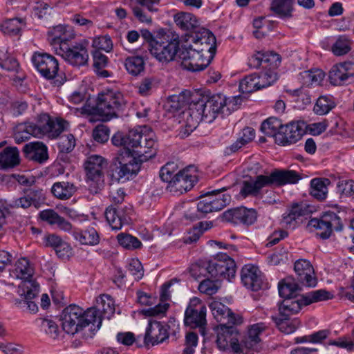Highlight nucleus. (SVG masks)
<instances>
[{"mask_svg": "<svg viewBox=\"0 0 354 354\" xmlns=\"http://www.w3.org/2000/svg\"><path fill=\"white\" fill-rule=\"evenodd\" d=\"M168 337V332L160 322H150L146 330L144 342L146 345H155L163 342Z\"/></svg>", "mask_w": 354, "mask_h": 354, "instance_id": "b1692460", "label": "nucleus"}, {"mask_svg": "<svg viewBox=\"0 0 354 354\" xmlns=\"http://www.w3.org/2000/svg\"><path fill=\"white\" fill-rule=\"evenodd\" d=\"M109 129L108 127L100 124L97 125L93 131L94 140L100 143L106 142L109 138Z\"/></svg>", "mask_w": 354, "mask_h": 354, "instance_id": "e2e57ef3", "label": "nucleus"}, {"mask_svg": "<svg viewBox=\"0 0 354 354\" xmlns=\"http://www.w3.org/2000/svg\"><path fill=\"white\" fill-rule=\"evenodd\" d=\"M257 212L254 209L241 207L228 209L223 212V220L234 224L252 225L257 219Z\"/></svg>", "mask_w": 354, "mask_h": 354, "instance_id": "6ab92c4d", "label": "nucleus"}, {"mask_svg": "<svg viewBox=\"0 0 354 354\" xmlns=\"http://www.w3.org/2000/svg\"><path fill=\"white\" fill-rule=\"evenodd\" d=\"M338 192L342 197H350L354 194V180H342L337 184Z\"/></svg>", "mask_w": 354, "mask_h": 354, "instance_id": "052dcab7", "label": "nucleus"}, {"mask_svg": "<svg viewBox=\"0 0 354 354\" xmlns=\"http://www.w3.org/2000/svg\"><path fill=\"white\" fill-rule=\"evenodd\" d=\"M329 79L333 85H342L348 83L342 63L333 66L329 72Z\"/></svg>", "mask_w": 354, "mask_h": 354, "instance_id": "3c124183", "label": "nucleus"}, {"mask_svg": "<svg viewBox=\"0 0 354 354\" xmlns=\"http://www.w3.org/2000/svg\"><path fill=\"white\" fill-rule=\"evenodd\" d=\"M292 95L297 97L296 102L299 108L304 109L305 106L310 104L312 102L311 95L303 89L293 91Z\"/></svg>", "mask_w": 354, "mask_h": 354, "instance_id": "69168bd1", "label": "nucleus"}, {"mask_svg": "<svg viewBox=\"0 0 354 354\" xmlns=\"http://www.w3.org/2000/svg\"><path fill=\"white\" fill-rule=\"evenodd\" d=\"M102 319L103 317L95 306L88 308L86 311L84 310V314L82 315V327L84 328L92 324L97 328H100Z\"/></svg>", "mask_w": 354, "mask_h": 354, "instance_id": "37998d69", "label": "nucleus"}, {"mask_svg": "<svg viewBox=\"0 0 354 354\" xmlns=\"http://www.w3.org/2000/svg\"><path fill=\"white\" fill-rule=\"evenodd\" d=\"M305 306L302 295L299 298L296 297L287 298L279 304L280 316L290 317L300 311L301 307Z\"/></svg>", "mask_w": 354, "mask_h": 354, "instance_id": "c756f323", "label": "nucleus"}, {"mask_svg": "<svg viewBox=\"0 0 354 354\" xmlns=\"http://www.w3.org/2000/svg\"><path fill=\"white\" fill-rule=\"evenodd\" d=\"M233 325L220 324L217 328V339L216 342L221 350L225 351L229 348L230 346H233L235 348V346L237 345V330Z\"/></svg>", "mask_w": 354, "mask_h": 354, "instance_id": "aec40b11", "label": "nucleus"}, {"mask_svg": "<svg viewBox=\"0 0 354 354\" xmlns=\"http://www.w3.org/2000/svg\"><path fill=\"white\" fill-rule=\"evenodd\" d=\"M152 132L144 133L139 127L130 130L127 133H115L111 139L115 146L123 147L120 149H128L129 156L136 157L140 162H145L156 154V140Z\"/></svg>", "mask_w": 354, "mask_h": 354, "instance_id": "f03ea898", "label": "nucleus"}, {"mask_svg": "<svg viewBox=\"0 0 354 354\" xmlns=\"http://www.w3.org/2000/svg\"><path fill=\"white\" fill-rule=\"evenodd\" d=\"M88 46L87 40L74 44L64 43L60 47H56V54L71 65L80 67L88 64L89 57Z\"/></svg>", "mask_w": 354, "mask_h": 354, "instance_id": "1a4fd4ad", "label": "nucleus"}, {"mask_svg": "<svg viewBox=\"0 0 354 354\" xmlns=\"http://www.w3.org/2000/svg\"><path fill=\"white\" fill-rule=\"evenodd\" d=\"M335 106L332 96H320L314 106L313 111L317 115H323L328 113Z\"/></svg>", "mask_w": 354, "mask_h": 354, "instance_id": "09e8293b", "label": "nucleus"}, {"mask_svg": "<svg viewBox=\"0 0 354 354\" xmlns=\"http://www.w3.org/2000/svg\"><path fill=\"white\" fill-rule=\"evenodd\" d=\"M39 217L42 221H46L50 225H56L62 230L69 231L72 228L71 224L53 209H49L41 211L39 213Z\"/></svg>", "mask_w": 354, "mask_h": 354, "instance_id": "7c9ffc66", "label": "nucleus"}, {"mask_svg": "<svg viewBox=\"0 0 354 354\" xmlns=\"http://www.w3.org/2000/svg\"><path fill=\"white\" fill-rule=\"evenodd\" d=\"M218 288V281H216V279H205L202 281L198 286L199 291L207 295H212L216 293Z\"/></svg>", "mask_w": 354, "mask_h": 354, "instance_id": "13d9d810", "label": "nucleus"}, {"mask_svg": "<svg viewBox=\"0 0 354 354\" xmlns=\"http://www.w3.org/2000/svg\"><path fill=\"white\" fill-rule=\"evenodd\" d=\"M325 76L324 73L319 69L304 71V78L306 82L310 84H319Z\"/></svg>", "mask_w": 354, "mask_h": 354, "instance_id": "0e129e2a", "label": "nucleus"}, {"mask_svg": "<svg viewBox=\"0 0 354 354\" xmlns=\"http://www.w3.org/2000/svg\"><path fill=\"white\" fill-rule=\"evenodd\" d=\"M127 270L136 280H140L144 275L143 267L138 259H131L128 264Z\"/></svg>", "mask_w": 354, "mask_h": 354, "instance_id": "680f3d73", "label": "nucleus"}, {"mask_svg": "<svg viewBox=\"0 0 354 354\" xmlns=\"http://www.w3.org/2000/svg\"><path fill=\"white\" fill-rule=\"evenodd\" d=\"M279 55L272 52H257L250 59V65L258 68L263 64H269L271 68H277L280 63Z\"/></svg>", "mask_w": 354, "mask_h": 354, "instance_id": "c85d7f7f", "label": "nucleus"}, {"mask_svg": "<svg viewBox=\"0 0 354 354\" xmlns=\"http://www.w3.org/2000/svg\"><path fill=\"white\" fill-rule=\"evenodd\" d=\"M26 26L22 18H12L3 21L0 24V30L5 35L17 36L20 35L21 29Z\"/></svg>", "mask_w": 354, "mask_h": 354, "instance_id": "72a5a7b5", "label": "nucleus"}, {"mask_svg": "<svg viewBox=\"0 0 354 354\" xmlns=\"http://www.w3.org/2000/svg\"><path fill=\"white\" fill-rule=\"evenodd\" d=\"M19 163V152L16 148H6L0 153V168H12Z\"/></svg>", "mask_w": 354, "mask_h": 354, "instance_id": "58836bf2", "label": "nucleus"}, {"mask_svg": "<svg viewBox=\"0 0 354 354\" xmlns=\"http://www.w3.org/2000/svg\"><path fill=\"white\" fill-rule=\"evenodd\" d=\"M208 101L207 96H203L190 104L186 118V124L180 131L182 138L188 136L201 122H212L216 118L214 111Z\"/></svg>", "mask_w": 354, "mask_h": 354, "instance_id": "20e7f679", "label": "nucleus"}, {"mask_svg": "<svg viewBox=\"0 0 354 354\" xmlns=\"http://www.w3.org/2000/svg\"><path fill=\"white\" fill-rule=\"evenodd\" d=\"M118 243L123 248L128 250H134L140 248L141 242L135 236L129 234L120 233L117 236Z\"/></svg>", "mask_w": 354, "mask_h": 354, "instance_id": "864d4df0", "label": "nucleus"}, {"mask_svg": "<svg viewBox=\"0 0 354 354\" xmlns=\"http://www.w3.org/2000/svg\"><path fill=\"white\" fill-rule=\"evenodd\" d=\"M226 188L223 187L219 189L214 190L211 192V194L207 196V198L210 199V205L212 206L214 212L221 210L227 205H228L231 201V196L229 194H223L220 195L221 192L225 191Z\"/></svg>", "mask_w": 354, "mask_h": 354, "instance_id": "4c0bfd02", "label": "nucleus"}, {"mask_svg": "<svg viewBox=\"0 0 354 354\" xmlns=\"http://www.w3.org/2000/svg\"><path fill=\"white\" fill-rule=\"evenodd\" d=\"M259 89L260 87L257 79V73L248 75L240 82L239 90L243 93H250Z\"/></svg>", "mask_w": 354, "mask_h": 354, "instance_id": "603ef678", "label": "nucleus"}, {"mask_svg": "<svg viewBox=\"0 0 354 354\" xmlns=\"http://www.w3.org/2000/svg\"><path fill=\"white\" fill-rule=\"evenodd\" d=\"M330 184L328 178H314L310 182V194L319 201L327 196V186Z\"/></svg>", "mask_w": 354, "mask_h": 354, "instance_id": "ea45409f", "label": "nucleus"}, {"mask_svg": "<svg viewBox=\"0 0 354 354\" xmlns=\"http://www.w3.org/2000/svg\"><path fill=\"white\" fill-rule=\"evenodd\" d=\"M124 66L129 73L138 75L144 71L145 62L141 57H129L125 59Z\"/></svg>", "mask_w": 354, "mask_h": 354, "instance_id": "8fccbe9b", "label": "nucleus"}, {"mask_svg": "<svg viewBox=\"0 0 354 354\" xmlns=\"http://www.w3.org/2000/svg\"><path fill=\"white\" fill-rule=\"evenodd\" d=\"M350 50L349 41L344 37H339L332 47L333 53L337 56L345 55Z\"/></svg>", "mask_w": 354, "mask_h": 354, "instance_id": "bf43d9fd", "label": "nucleus"}, {"mask_svg": "<svg viewBox=\"0 0 354 354\" xmlns=\"http://www.w3.org/2000/svg\"><path fill=\"white\" fill-rule=\"evenodd\" d=\"M32 62L42 76L46 79L55 77L59 64L54 57L47 53H35L32 57Z\"/></svg>", "mask_w": 354, "mask_h": 354, "instance_id": "4468645a", "label": "nucleus"}, {"mask_svg": "<svg viewBox=\"0 0 354 354\" xmlns=\"http://www.w3.org/2000/svg\"><path fill=\"white\" fill-rule=\"evenodd\" d=\"M75 36L73 30L71 27L59 25L48 32V41L56 52V47H60L64 43H69Z\"/></svg>", "mask_w": 354, "mask_h": 354, "instance_id": "5701e85b", "label": "nucleus"}, {"mask_svg": "<svg viewBox=\"0 0 354 354\" xmlns=\"http://www.w3.org/2000/svg\"><path fill=\"white\" fill-rule=\"evenodd\" d=\"M210 203V199L205 197L197 203L196 211L186 213L185 217L190 220H197L203 218L208 213L213 212ZM193 210H195V208H193Z\"/></svg>", "mask_w": 354, "mask_h": 354, "instance_id": "79ce46f5", "label": "nucleus"}, {"mask_svg": "<svg viewBox=\"0 0 354 354\" xmlns=\"http://www.w3.org/2000/svg\"><path fill=\"white\" fill-rule=\"evenodd\" d=\"M194 44H183L178 57L182 66L190 71H201L209 64L215 53L216 38L208 30L203 28L189 37Z\"/></svg>", "mask_w": 354, "mask_h": 354, "instance_id": "f257e3e1", "label": "nucleus"}, {"mask_svg": "<svg viewBox=\"0 0 354 354\" xmlns=\"http://www.w3.org/2000/svg\"><path fill=\"white\" fill-rule=\"evenodd\" d=\"M26 194L35 207L45 201L44 193L41 189H28L26 190Z\"/></svg>", "mask_w": 354, "mask_h": 354, "instance_id": "338daca9", "label": "nucleus"}, {"mask_svg": "<svg viewBox=\"0 0 354 354\" xmlns=\"http://www.w3.org/2000/svg\"><path fill=\"white\" fill-rule=\"evenodd\" d=\"M84 310L76 305H70L65 308L61 315L62 326L68 334L74 335L82 327V315Z\"/></svg>", "mask_w": 354, "mask_h": 354, "instance_id": "ddd939ff", "label": "nucleus"}, {"mask_svg": "<svg viewBox=\"0 0 354 354\" xmlns=\"http://www.w3.org/2000/svg\"><path fill=\"white\" fill-rule=\"evenodd\" d=\"M142 162L136 157L129 156L128 149H119L113 159L115 168L113 170L112 178L117 181L129 179L132 174L138 172Z\"/></svg>", "mask_w": 354, "mask_h": 354, "instance_id": "9b49d317", "label": "nucleus"}, {"mask_svg": "<svg viewBox=\"0 0 354 354\" xmlns=\"http://www.w3.org/2000/svg\"><path fill=\"white\" fill-rule=\"evenodd\" d=\"M308 226L315 228L319 232L317 233L322 239H328L333 229L340 231L342 229V223L340 218L334 212L324 214L321 218H313L308 221Z\"/></svg>", "mask_w": 354, "mask_h": 354, "instance_id": "f8f14e48", "label": "nucleus"}, {"mask_svg": "<svg viewBox=\"0 0 354 354\" xmlns=\"http://www.w3.org/2000/svg\"><path fill=\"white\" fill-rule=\"evenodd\" d=\"M241 279L243 286L252 291H258L263 288L261 272L253 265H245L242 268Z\"/></svg>", "mask_w": 354, "mask_h": 354, "instance_id": "a211bd4d", "label": "nucleus"}, {"mask_svg": "<svg viewBox=\"0 0 354 354\" xmlns=\"http://www.w3.org/2000/svg\"><path fill=\"white\" fill-rule=\"evenodd\" d=\"M295 271L298 281L308 287L317 285V279L313 266L306 259H299L295 263Z\"/></svg>", "mask_w": 354, "mask_h": 354, "instance_id": "4be33fe9", "label": "nucleus"}, {"mask_svg": "<svg viewBox=\"0 0 354 354\" xmlns=\"http://www.w3.org/2000/svg\"><path fill=\"white\" fill-rule=\"evenodd\" d=\"M177 169V165L174 162H167L163 167H162L160 171V177L164 182H167L169 184L174 179V172Z\"/></svg>", "mask_w": 354, "mask_h": 354, "instance_id": "4d7b16f0", "label": "nucleus"}, {"mask_svg": "<svg viewBox=\"0 0 354 354\" xmlns=\"http://www.w3.org/2000/svg\"><path fill=\"white\" fill-rule=\"evenodd\" d=\"M67 122L61 119H53L47 113H41L35 119V122H30L28 127L32 136L43 138L44 136L50 139L57 138L65 129Z\"/></svg>", "mask_w": 354, "mask_h": 354, "instance_id": "423d86ee", "label": "nucleus"}, {"mask_svg": "<svg viewBox=\"0 0 354 354\" xmlns=\"http://www.w3.org/2000/svg\"><path fill=\"white\" fill-rule=\"evenodd\" d=\"M208 276L216 281L234 278L236 266L235 261L226 253L220 252L213 257L204 266Z\"/></svg>", "mask_w": 354, "mask_h": 354, "instance_id": "39448f33", "label": "nucleus"}, {"mask_svg": "<svg viewBox=\"0 0 354 354\" xmlns=\"http://www.w3.org/2000/svg\"><path fill=\"white\" fill-rule=\"evenodd\" d=\"M278 289L280 297L286 299L296 297V292L299 290V288L298 284L292 280L286 279L279 283Z\"/></svg>", "mask_w": 354, "mask_h": 354, "instance_id": "a18cd8bd", "label": "nucleus"}, {"mask_svg": "<svg viewBox=\"0 0 354 354\" xmlns=\"http://www.w3.org/2000/svg\"><path fill=\"white\" fill-rule=\"evenodd\" d=\"M179 36L170 30H159L152 41L149 51L159 62L172 61L179 51Z\"/></svg>", "mask_w": 354, "mask_h": 354, "instance_id": "7ed1b4c3", "label": "nucleus"}, {"mask_svg": "<svg viewBox=\"0 0 354 354\" xmlns=\"http://www.w3.org/2000/svg\"><path fill=\"white\" fill-rule=\"evenodd\" d=\"M193 167H189L179 171L174 176V179L167 185V189L171 192L183 194L191 189L197 181V176L191 172Z\"/></svg>", "mask_w": 354, "mask_h": 354, "instance_id": "2eb2a0df", "label": "nucleus"}, {"mask_svg": "<svg viewBox=\"0 0 354 354\" xmlns=\"http://www.w3.org/2000/svg\"><path fill=\"white\" fill-rule=\"evenodd\" d=\"M176 26L183 30H192L198 26L196 17L189 13L180 12L174 15Z\"/></svg>", "mask_w": 354, "mask_h": 354, "instance_id": "f704fd0d", "label": "nucleus"}, {"mask_svg": "<svg viewBox=\"0 0 354 354\" xmlns=\"http://www.w3.org/2000/svg\"><path fill=\"white\" fill-rule=\"evenodd\" d=\"M257 79L261 88L270 86L277 80L276 72L269 69L257 74Z\"/></svg>", "mask_w": 354, "mask_h": 354, "instance_id": "5fc2aeb1", "label": "nucleus"}, {"mask_svg": "<svg viewBox=\"0 0 354 354\" xmlns=\"http://www.w3.org/2000/svg\"><path fill=\"white\" fill-rule=\"evenodd\" d=\"M125 105L126 101L122 93L108 91L98 95L96 111L99 115L105 118L104 120H109L117 117Z\"/></svg>", "mask_w": 354, "mask_h": 354, "instance_id": "0eeeda50", "label": "nucleus"}, {"mask_svg": "<svg viewBox=\"0 0 354 354\" xmlns=\"http://www.w3.org/2000/svg\"><path fill=\"white\" fill-rule=\"evenodd\" d=\"M75 145V139L73 135H64L59 139L58 149L61 153H68L73 150Z\"/></svg>", "mask_w": 354, "mask_h": 354, "instance_id": "6e6d98bb", "label": "nucleus"}, {"mask_svg": "<svg viewBox=\"0 0 354 354\" xmlns=\"http://www.w3.org/2000/svg\"><path fill=\"white\" fill-rule=\"evenodd\" d=\"M15 273L22 280L19 286L20 295L27 299L35 298L39 293V284L32 279L34 270L26 258L19 259L15 263Z\"/></svg>", "mask_w": 354, "mask_h": 354, "instance_id": "6e6552de", "label": "nucleus"}, {"mask_svg": "<svg viewBox=\"0 0 354 354\" xmlns=\"http://www.w3.org/2000/svg\"><path fill=\"white\" fill-rule=\"evenodd\" d=\"M295 0H272L270 10L281 18H290Z\"/></svg>", "mask_w": 354, "mask_h": 354, "instance_id": "c9c22d12", "label": "nucleus"}, {"mask_svg": "<svg viewBox=\"0 0 354 354\" xmlns=\"http://www.w3.org/2000/svg\"><path fill=\"white\" fill-rule=\"evenodd\" d=\"M105 218L113 230H120L127 219L122 217L116 207L109 206L106 209Z\"/></svg>", "mask_w": 354, "mask_h": 354, "instance_id": "c03bdc74", "label": "nucleus"}, {"mask_svg": "<svg viewBox=\"0 0 354 354\" xmlns=\"http://www.w3.org/2000/svg\"><path fill=\"white\" fill-rule=\"evenodd\" d=\"M39 322L41 330L47 334L54 335V337L57 336L58 326L53 321L48 319H39Z\"/></svg>", "mask_w": 354, "mask_h": 354, "instance_id": "774afa93", "label": "nucleus"}, {"mask_svg": "<svg viewBox=\"0 0 354 354\" xmlns=\"http://www.w3.org/2000/svg\"><path fill=\"white\" fill-rule=\"evenodd\" d=\"M270 186H283L295 184L301 179V175L294 170L274 169L268 175Z\"/></svg>", "mask_w": 354, "mask_h": 354, "instance_id": "393cba45", "label": "nucleus"}, {"mask_svg": "<svg viewBox=\"0 0 354 354\" xmlns=\"http://www.w3.org/2000/svg\"><path fill=\"white\" fill-rule=\"evenodd\" d=\"M76 192L75 186L69 182H57L51 188V192L56 198L62 200L70 198Z\"/></svg>", "mask_w": 354, "mask_h": 354, "instance_id": "e433bc0d", "label": "nucleus"}, {"mask_svg": "<svg viewBox=\"0 0 354 354\" xmlns=\"http://www.w3.org/2000/svg\"><path fill=\"white\" fill-rule=\"evenodd\" d=\"M290 317L285 316H272V319L275 323L277 327L280 331L286 334L293 333L300 325V322L297 319L290 320Z\"/></svg>", "mask_w": 354, "mask_h": 354, "instance_id": "a19ab883", "label": "nucleus"}, {"mask_svg": "<svg viewBox=\"0 0 354 354\" xmlns=\"http://www.w3.org/2000/svg\"><path fill=\"white\" fill-rule=\"evenodd\" d=\"M95 307L103 319H109L115 313V304L109 295H102L96 299Z\"/></svg>", "mask_w": 354, "mask_h": 354, "instance_id": "473e14b6", "label": "nucleus"}, {"mask_svg": "<svg viewBox=\"0 0 354 354\" xmlns=\"http://www.w3.org/2000/svg\"><path fill=\"white\" fill-rule=\"evenodd\" d=\"M74 238L82 245H96L100 243V235L97 230L93 227H88L85 229L75 231Z\"/></svg>", "mask_w": 354, "mask_h": 354, "instance_id": "2f4dec72", "label": "nucleus"}, {"mask_svg": "<svg viewBox=\"0 0 354 354\" xmlns=\"http://www.w3.org/2000/svg\"><path fill=\"white\" fill-rule=\"evenodd\" d=\"M304 123L292 122L281 127L276 137V142L283 145H291L300 140L304 133Z\"/></svg>", "mask_w": 354, "mask_h": 354, "instance_id": "dca6fc26", "label": "nucleus"}, {"mask_svg": "<svg viewBox=\"0 0 354 354\" xmlns=\"http://www.w3.org/2000/svg\"><path fill=\"white\" fill-rule=\"evenodd\" d=\"M282 127L281 121L277 118L272 117L269 118L262 123L261 130L265 135L276 138L279 131L281 130Z\"/></svg>", "mask_w": 354, "mask_h": 354, "instance_id": "de8ad7c7", "label": "nucleus"}, {"mask_svg": "<svg viewBox=\"0 0 354 354\" xmlns=\"http://www.w3.org/2000/svg\"><path fill=\"white\" fill-rule=\"evenodd\" d=\"M267 186H270L268 175H259L255 180L243 181L240 194L244 197L257 196L260 194L261 189Z\"/></svg>", "mask_w": 354, "mask_h": 354, "instance_id": "bb28decb", "label": "nucleus"}, {"mask_svg": "<svg viewBox=\"0 0 354 354\" xmlns=\"http://www.w3.org/2000/svg\"><path fill=\"white\" fill-rule=\"evenodd\" d=\"M105 160L100 156L92 155L84 162L88 189L92 194L100 192L104 186L103 167Z\"/></svg>", "mask_w": 354, "mask_h": 354, "instance_id": "9d476101", "label": "nucleus"}, {"mask_svg": "<svg viewBox=\"0 0 354 354\" xmlns=\"http://www.w3.org/2000/svg\"><path fill=\"white\" fill-rule=\"evenodd\" d=\"M214 317L220 324H239L242 323V318L236 316L231 310L218 301H212L209 305Z\"/></svg>", "mask_w": 354, "mask_h": 354, "instance_id": "412c9836", "label": "nucleus"}, {"mask_svg": "<svg viewBox=\"0 0 354 354\" xmlns=\"http://www.w3.org/2000/svg\"><path fill=\"white\" fill-rule=\"evenodd\" d=\"M206 310H186L184 322L191 328H199L201 333L205 335V325L206 324Z\"/></svg>", "mask_w": 354, "mask_h": 354, "instance_id": "cd10ccee", "label": "nucleus"}, {"mask_svg": "<svg viewBox=\"0 0 354 354\" xmlns=\"http://www.w3.org/2000/svg\"><path fill=\"white\" fill-rule=\"evenodd\" d=\"M23 152L26 158L40 164L48 159V147L41 142L26 144Z\"/></svg>", "mask_w": 354, "mask_h": 354, "instance_id": "a878e982", "label": "nucleus"}, {"mask_svg": "<svg viewBox=\"0 0 354 354\" xmlns=\"http://www.w3.org/2000/svg\"><path fill=\"white\" fill-rule=\"evenodd\" d=\"M302 297L304 298V305L307 306L313 303L331 299L333 295L326 290L321 289L302 295Z\"/></svg>", "mask_w": 354, "mask_h": 354, "instance_id": "49530a36", "label": "nucleus"}, {"mask_svg": "<svg viewBox=\"0 0 354 354\" xmlns=\"http://www.w3.org/2000/svg\"><path fill=\"white\" fill-rule=\"evenodd\" d=\"M207 99L212 107V109L214 111L216 118L220 114L223 115H230L233 111L236 109L238 101L240 100L239 97L227 98L222 94H214L207 96Z\"/></svg>", "mask_w": 354, "mask_h": 354, "instance_id": "f3484780", "label": "nucleus"}]
</instances>
